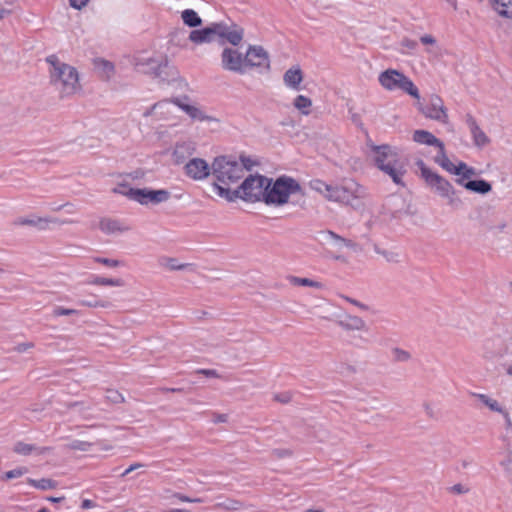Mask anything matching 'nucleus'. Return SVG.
I'll list each match as a JSON object with an SVG mask.
<instances>
[{
	"label": "nucleus",
	"mask_w": 512,
	"mask_h": 512,
	"mask_svg": "<svg viewBox=\"0 0 512 512\" xmlns=\"http://www.w3.org/2000/svg\"><path fill=\"white\" fill-rule=\"evenodd\" d=\"M49 64L50 83L62 98L76 94L81 89L78 71L59 60L56 55L46 58Z\"/></svg>",
	"instance_id": "f257e3e1"
},
{
	"label": "nucleus",
	"mask_w": 512,
	"mask_h": 512,
	"mask_svg": "<svg viewBox=\"0 0 512 512\" xmlns=\"http://www.w3.org/2000/svg\"><path fill=\"white\" fill-rule=\"evenodd\" d=\"M271 186V179L262 175H250L235 190L223 187L216 183L214 188L218 196L229 202L241 198L246 201H264L267 188Z\"/></svg>",
	"instance_id": "f03ea898"
},
{
	"label": "nucleus",
	"mask_w": 512,
	"mask_h": 512,
	"mask_svg": "<svg viewBox=\"0 0 512 512\" xmlns=\"http://www.w3.org/2000/svg\"><path fill=\"white\" fill-rule=\"evenodd\" d=\"M370 149L375 166L388 175L395 184L404 185L402 178L406 169L396 149L389 145H372Z\"/></svg>",
	"instance_id": "7ed1b4c3"
},
{
	"label": "nucleus",
	"mask_w": 512,
	"mask_h": 512,
	"mask_svg": "<svg viewBox=\"0 0 512 512\" xmlns=\"http://www.w3.org/2000/svg\"><path fill=\"white\" fill-rule=\"evenodd\" d=\"M252 164L248 157H241V161H237L229 156H219L212 163V175L220 183V186L228 188L229 185L242 179L245 170H249Z\"/></svg>",
	"instance_id": "20e7f679"
},
{
	"label": "nucleus",
	"mask_w": 512,
	"mask_h": 512,
	"mask_svg": "<svg viewBox=\"0 0 512 512\" xmlns=\"http://www.w3.org/2000/svg\"><path fill=\"white\" fill-rule=\"evenodd\" d=\"M421 177L426 185L438 196L447 200V204L452 208H459L462 204L453 185L443 176L428 168L422 160L417 162Z\"/></svg>",
	"instance_id": "39448f33"
},
{
	"label": "nucleus",
	"mask_w": 512,
	"mask_h": 512,
	"mask_svg": "<svg viewBox=\"0 0 512 512\" xmlns=\"http://www.w3.org/2000/svg\"><path fill=\"white\" fill-rule=\"evenodd\" d=\"M301 191L299 183L287 176H281L267 188L264 202L268 205L281 206L288 202L289 197Z\"/></svg>",
	"instance_id": "423d86ee"
},
{
	"label": "nucleus",
	"mask_w": 512,
	"mask_h": 512,
	"mask_svg": "<svg viewBox=\"0 0 512 512\" xmlns=\"http://www.w3.org/2000/svg\"><path fill=\"white\" fill-rule=\"evenodd\" d=\"M113 192L123 195L141 205L160 204L168 201L171 196L170 192L165 189L152 190L148 188H132L123 183L113 188Z\"/></svg>",
	"instance_id": "0eeeda50"
},
{
	"label": "nucleus",
	"mask_w": 512,
	"mask_h": 512,
	"mask_svg": "<svg viewBox=\"0 0 512 512\" xmlns=\"http://www.w3.org/2000/svg\"><path fill=\"white\" fill-rule=\"evenodd\" d=\"M378 80L388 91L401 90L417 100L420 99L419 90L413 81L398 70L387 69L379 74Z\"/></svg>",
	"instance_id": "6e6552de"
},
{
	"label": "nucleus",
	"mask_w": 512,
	"mask_h": 512,
	"mask_svg": "<svg viewBox=\"0 0 512 512\" xmlns=\"http://www.w3.org/2000/svg\"><path fill=\"white\" fill-rule=\"evenodd\" d=\"M365 196V189L352 179L343 181L340 185H334L332 194L328 200L347 205H353L355 201Z\"/></svg>",
	"instance_id": "1a4fd4ad"
},
{
	"label": "nucleus",
	"mask_w": 512,
	"mask_h": 512,
	"mask_svg": "<svg viewBox=\"0 0 512 512\" xmlns=\"http://www.w3.org/2000/svg\"><path fill=\"white\" fill-rule=\"evenodd\" d=\"M419 110L426 118L442 124L448 123L447 109L442 98L436 94H433L429 97L427 105H419Z\"/></svg>",
	"instance_id": "9d476101"
},
{
	"label": "nucleus",
	"mask_w": 512,
	"mask_h": 512,
	"mask_svg": "<svg viewBox=\"0 0 512 512\" xmlns=\"http://www.w3.org/2000/svg\"><path fill=\"white\" fill-rule=\"evenodd\" d=\"M445 171L450 174L456 175V184L464 186L473 176L476 175L475 168L468 166L465 162L459 161L454 164L448 157L442 156V163L440 165Z\"/></svg>",
	"instance_id": "9b49d317"
},
{
	"label": "nucleus",
	"mask_w": 512,
	"mask_h": 512,
	"mask_svg": "<svg viewBox=\"0 0 512 512\" xmlns=\"http://www.w3.org/2000/svg\"><path fill=\"white\" fill-rule=\"evenodd\" d=\"M134 68L143 74L158 77L161 75L162 67L166 65V61L161 58L149 57L139 54L133 59Z\"/></svg>",
	"instance_id": "f8f14e48"
},
{
	"label": "nucleus",
	"mask_w": 512,
	"mask_h": 512,
	"mask_svg": "<svg viewBox=\"0 0 512 512\" xmlns=\"http://www.w3.org/2000/svg\"><path fill=\"white\" fill-rule=\"evenodd\" d=\"M412 139L414 142L421 144V145H427V146H433L437 148V154L434 157V161L440 166L442 163V156L447 157L445 152V146L444 143L435 137L431 132L427 130H415L413 132Z\"/></svg>",
	"instance_id": "ddd939ff"
},
{
	"label": "nucleus",
	"mask_w": 512,
	"mask_h": 512,
	"mask_svg": "<svg viewBox=\"0 0 512 512\" xmlns=\"http://www.w3.org/2000/svg\"><path fill=\"white\" fill-rule=\"evenodd\" d=\"M221 64L224 70L244 73L245 58L237 50L225 48L221 54Z\"/></svg>",
	"instance_id": "4468645a"
},
{
	"label": "nucleus",
	"mask_w": 512,
	"mask_h": 512,
	"mask_svg": "<svg viewBox=\"0 0 512 512\" xmlns=\"http://www.w3.org/2000/svg\"><path fill=\"white\" fill-rule=\"evenodd\" d=\"M173 103L193 121L203 122L211 120L198 105L190 103L188 97L175 98Z\"/></svg>",
	"instance_id": "2eb2a0df"
},
{
	"label": "nucleus",
	"mask_w": 512,
	"mask_h": 512,
	"mask_svg": "<svg viewBox=\"0 0 512 512\" xmlns=\"http://www.w3.org/2000/svg\"><path fill=\"white\" fill-rule=\"evenodd\" d=\"M245 66L269 67V57L261 46H250L246 52Z\"/></svg>",
	"instance_id": "dca6fc26"
},
{
	"label": "nucleus",
	"mask_w": 512,
	"mask_h": 512,
	"mask_svg": "<svg viewBox=\"0 0 512 512\" xmlns=\"http://www.w3.org/2000/svg\"><path fill=\"white\" fill-rule=\"evenodd\" d=\"M186 174L194 180H203L210 174L208 163L201 158H193L185 165Z\"/></svg>",
	"instance_id": "f3484780"
},
{
	"label": "nucleus",
	"mask_w": 512,
	"mask_h": 512,
	"mask_svg": "<svg viewBox=\"0 0 512 512\" xmlns=\"http://www.w3.org/2000/svg\"><path fill=\"white\" fill-rule=\"evenodd\" d=\"M221 23H212L203 29L192 30L189 34V40L195 44L209 43L213 36L221 33Z\"/></svg>",
	"instance_id": "a211bd4d"
},
{
	"label": "nucleus",
	"mask_w": 512,
	"mask_h": 512,
	"mask_svg": "<svg viewBox=\"0 0 512 512\" xmlns=\"http://www.w3.org/2000/svg\"><path fill=\"white\" fill-rule=\"evenodd\" d=\"M466 124L469 127L470 133L473 137V142L477 147L482 148L489 143V138L478 126L475 118L472 115L468 114L466 116Z\"/></svg>",
	"instance_id": "6ab92c4d"
},
{
	"label": "nucleus",
	"mask_w": 512,
	"mask_h": 512,
	"mask_svg": "<svg viewBox=\"0 0 512 512\" xmlns=\"http://www.w3.org/2000/svg\"><path fill=\"white\" fill-rule=\"evenodd\" d=\"M338 325L347 331H367L366 322L359 316L346 314L338 320Z\"/></svg>",
	"instance_id": "aec40b11"
},
{
	"label": "nucleus",
	"mask_w": 512,
	"mask_h": 512,
	"mask_svg": "<svg viewBox=\"0 0 512 512\" xmlns=\"http://www.w3.org/2000/svg\"><path fill=\"white\" fill-rule=\"evenodd\" d=\"M284 84L295 91H299L301 89L300 85L303 81V73L301 69L296 67L289 68L283 75Z\"/></svg>",
	"instance_id": "412c9836"
},
{
	"label": "nucleus",
	"mask_w": 512,
	"mask_h": 512,
	"mask_svg": "<svg viewBox=\"0 0 512 512\" xmlns=\"http://www.w3.org/2000/svg\"><path fill=\"white\" fill-rule=\"evenodd\" d=\"M473 397L478 399L483 405L488 407L491 411L502 414L505 417L507 423L510 424L509 413L501 406V404L496 399H493L490 396L482 393H473Z\"/></svg>",
	"instance_id": "4be33fe9"
},
{
	"label": "nucleus",
	"mask_w": 512,
	"mask_h": 512,
	"mask_svg": "<svg viewBox=\"0 0 512 512\" xmlns=\"http://www.w3.org/2000/svg\"><path fill=\"white\" fill-rule=\"evenodd\" d=\"M99 228L106 234L121 233L128 230V227L124 226L120 221L111 218L101 219L99 222Z\"/></svg>",
	"instance_id": "5701e85b"
},
{
	"label": "nucleus",
	"mask_w": 512,
	"mask_h": 512,
	"mask_svg": "<svg viewBox=\"0 0 512 512\" xmlns=\"http://www.w3.org/2000/svg\"><path fill=\"white\" fill-rule=\"evenodd\" d=\"M13 450L17 454L28 456V455H31V454H36V455L45 454L49 450V448H47V447H38L36 445L20 441V442H17L14 445Z\"/></svg>",
	"instance_id": "b1692460"
},
{
	"label": "nucleus",
	"mask_w": 512,
	"mask_h": 512,
	"mask_svg": "<svg viewBox=\"0 0 512 512\" xmlns=\"http://www.w3.org/2000/svg\"><path fill=\"white\" fill-rule=\"evenodd\" d=\"M463 187L468 191L481 195L488 194L492 190V185L484 179L469 180Z\"/></svg>",
	"instance_id": "393cba45"
},
{
	"label": "nucleus",
	"mask_w": 512,
	"mask_h": 512,
	"mask_svg": "<svg viewBox=\"0 0 512 512\" xmlns=\"http://www.w3.org/2000/svg\"><path fill=\"white\" fill-rule=\"evenodd\" d=\"M221 33H217L218 36L225 38L230 44L237 46L243 39V30L234 29L229 30L227 26L221 23Z\"/></svg>",
	"instance_id": "a878e982"
},
{
	"label": "nucleus",
	"mask_w": 512,
	"mask_h": 512,
	"mask_svg": "<svg viewBox=\"0 0 512 512\" xmlns=\"http://www.w3.org/2000/svg\"><path fill=\"white\" fill-rule=\"evenodd\" d=\"M87 284L96 286L122 287L124 286V281L121 278H106L98 275H92L87 281Z\"/></svg>",
	"instance_id": "bb28decb"
},
{
	"label": "nucleus",
	"mask_w": 512,
	"mask_h": 512,
	"mask_svg": "<svg viewBox=\"0 0 512 512\" xmlns=\"http://www.w3.org/2000/svg\"><path fill=\"white\" fill-rule=\"evenodd\" d=\"M194 151V145L192 142H181L177 143L173 151V156L177 163H181L186 154L191 155Z\"/></svg>",
	"instance_id": "cd10ccee"
},
{
	"label": "nucleus",
	"mask_w": 512,
	"mask_h": 512,
	"mask_svg": "<svg viewBox=\"0 0 512 512\" xmlns=\"http://www.w3.org/2000/svg\"><path fill=\"white\" fill-rule=\"evenodd\" d=\"M287 281L293 285V286H304V287H311L315 289H322L323 284L321 282L309 279V278H302L297 277L293 275L287 276Z\"/></svg>",
	"instance_id": "c85d7f7f"
},
{
	"label": "nucleus",
	"mask_w": 512,
	"mask_h": 512,
	"mask_svg": "<svg viewBox=\"0 0 512 512\" xmlns=\"http://www.w3.org/2000/svg\"><path fill=\"white\" fill-rule=\"evenodd\" d=\"M181 19L188 27H198L202 24V19L193 9H185L181 12Z\"/></svg>",
	"instance_id": "c756f323"
},
{
	"label": "nucleus",
	"mask_w": 512,
	"mask_h": 512,
	"mask_svg": "<svg viewBox=\"0 0 512 512\" xmlns=\"http://www.w3.org/2000/svg\"><path fill=\"white\" fill-rule=\"evenodd\" d=\"M495 11L504 17L512 18V0H491Z\"/></svg>",
	"instance_id": "7c9ffc66"
},
{
	"label": "nucleus",
	"mask_w": 512,
	"mask_h": 512,
	"mask_svg": "<svg viewBox=\"0 0 512 512\" xmlns=\"http://www.w3.org/2000/svg\"><path fill=\"white\" fill-rule=\"evenodd\" d=\"M56 220L50 219V218H43V217H31V218H21L19 220V224L21 225H27V226H34L39 229H45L49 223H56Z\"/></svg>",
	"instance_id": "2f4dec72"
},
{
	"label": "nucleus",
	"mask_w": 512,
	"mask_h": 512,
	"mask_svg": "<svg viewBox=\"0 0 512 512\" xmlns=\"http://www.w3.org/2000/svg\"><path fill=\"white\" fill-rule=\"evenodd\" d=\"M293 105L302 115L308 116L311 113L312 100L304 95H298Z\"/></svg>",
	"instance_id": "473e14b6"
},
{
	"label": "nucleus",
	"mask_w": 512,
	"mask_h": 512,
	"mask_svg": "<svg viewBox=\"0 0 512 512\" xmlns=\"http://www.w3.org/2000/svg\"><path fill=\"white\" fill-rule=\"evenodd\" d=\"M28 484L31 486L40 489V490H49L54 489L57 486V483L54 480L48 478H42L39 480H35L32 478L27 479Z\"/></svg>",
	"instance_id": "72a5a7b5"
},
{
	"label": "nucleus",
	"mask_w": 512,
	"mask_h": 512,
	"mask_svg": "<svg viewBox=\"0 0 512 512\" xmlns=\"http://www.w3.org/2000/svg\"><path fill=\"white\" fill-rule=\"evenodd\" d=\"M311 187L328 199L329 194H332L334 185H328L321 180H314L311 182Z\"/></svg>",
	"instance_id": "f704fd0d"
},
{
	"label": "nucleus",
	"mask_w": 512,
	"mask_h": 512,
	"mask_svg": "<svg viewBox=\"0 0 512 512\" xmlns=\"http://www.w3.org/2000/svg\"><path fill=\"white\" fill-rule=\"evenodd\" d=\"M162 265L165 266L169 270H184L191 269L193 267L192 264L189 263H178L175 258H164Z\"/></svg>",
	"instance_id": "c9c22d12"
},
{
	"label": "nucleus",
	"mask_w": 512,
	"mask_h": 512,
	"mask_svg": "<svg viewBox=\"0 0 512 512\" xmlns=\"http://www.w3.org/2000/svg\"><path fill=\"white\" fill-rule=\"evenodd\" d=\"M374 251L383 256L385 258V260L389 263H398L399 260H400V254L398 252H395V251H390V250H384V249H381L379 246L375 245L374 246Z\"/></svg>",
	"instance_id": "e433bc0d"
},
{
	"label": "nucleus",
	"mask_w": 512,
	"mask_h": 512,
	"mask_svg": "<svg viewBox=\"0 0 512 512\" xmlns=\"http://www.w3.org/2000/svg\"><path fill=\"white\" fill-rule=\"evenodd\" d=\"M327 236L329 237V239L333 240L336 244L344 245V246H346L348 248H352V249L355 248V246H356L355 242H353L352 240L345 239L333 231H328Z\"/></svg>",
	"instance_id": "4c0bfd02"
},
{
	"label": "nucleus",
	"mask_w": 512,
	"mask_h": 512,
	"mask_svg": "<svg viewBox=\"0 0 512 512\" xmlns=\"http://www.w3.org/2000/svg\"><path fill=\"white\" fill-rule=\"evenodd\" d=\"M166 108L167 110H169L170 108V101L168 100H163V101H160L158 103H155L153 106H151L150 108H148L144 113H143V116L144 117H149L151 115H154V114H157V111L160 110V109H164Z\"/></svg>",
	"instance_id": "58836bf2"
},
{
	"label": "nucleus",
	"mask_w": 512,
	"mask_h": 512,
	"mask_svg": "<svg viewBox=\"0 0 512 512\" xmlns=\"http://www.w3.org/2000/svg\"><path fill=\"white\" fill-rule=\"evenodd\" d=\"M391 352H392L393 359L395 361L407 362L411 359V354L404 349L396 347V348H393Z\"/></svg>",
	"instance_id": "ea45409f"
},
{
	"label": "nucleus",
	"mask_w": 512,
	"mask_h": 512,
	"mask_svg": "<svg viewBox=\"0 0 512 512\" xmlns=\"http://www.w3.org/2000/svg\"><path fill=\"white\" fill-rule=\"evenodd\" d=\"M28 472V469L26 467H17L16 469L7 471L4 473V475L1 477L3 480H11L14 478H19L26 474Z\"/></svg>",
	"instance_id": "a19ab883"
},
{
	"label": "nucleus",
	"mask_w": 512,
	"mask_h": 512,
	"mask_svg": "<svg viewBox=\"0 0 512 512\" xmlns=\"http://www.w3.org/2000/svg\"><path fill=\"white\" fill-rule=\"evenodd\" d=\"M79 304L82 306H85V307H89V308H98V307L107 308V307H109V302L104 301V300H98V299L89 300V301L81 300V301H79Z\"/></svg>",
	"instance_id": "79ce46f5"
},
{
	"label": "nucleus",
	"mask_w": 512,
	"mask_h": 512,
	"mask_svg": "<svg viewBox=\"0 0 512 512\" xmlns=\"http://www.w3.org/2000/svg\"><path fill=\"white\" fill-rule=\"evenodd\" d=\"M105 398L107 401L111 403H122L124 401V397L117 390L109 389L106 391Z\"/></svg>",
	"instance_id": "37998d69"
},
{
	"label": "nucleus",
	"mask_w": 512,
	"mask_h": 512,
	"mask_svg": "<svg viewBox=\"0 0 512 512\" xmlns=\"http://www.w3.org/2000/svg\"><path fill=\"white\" fill-rule=\"evenodd\" d=\"M94 261L111 268L118 267L122 264V262L119 260L104 257H95Z\"/></svg>",
	"instance_id": "c03bdc74"
},
{
	"label": "nucleus",
	"mask_w": 512,
	"mask_h": 512,
	"mask_svg": "<svg viewBox=\"0 0 512 512\" xmlns=\"http://www.w3.org/2000/svg\"><path fill=\"white\" fill-rule=\"evenodd\" d=\"M79 312L75 309H69V308H64V307H60V306H57L54 308L53 310V315L55 317H59V316H68V315H75V314H78Z\"/></svg>",
	"instance_id": "a18cd8bd"
},
{
	"label": "nucleus",
	"mask_w": 512,
	"mask_h": 512,
	"mask_svg": "<svg viewBox=\"0 0 512 512\" xmlns=\"http://www.w3.org/2000/svg\"><path fill=\"white\" fill-rule=\"evenodd\" d=\"M401 46L407 49L408 51H414L417 48L418 43L412 39H403L401 42Z\"/></svg>",
	"instance_id": "49530a36"
},
{
	"label": "nucleus",
	"mask_w": 512,
	"mask_h": 512,
	"mask_svg": "<svg viewBox=\"0 0 512 512\" xmlns=\"http://www.w3.org/2000/svg\"><path fill=\"white\" fill-rule=\"evenodd\" d=\"M343 299H344L345 301H347V302H349V303H351V304L355 305L356 307L360 308L361 310L366 311V310H368V309H369V307H368L366 304H364V303H362V302H359L358 300H355V299L350 298V297H348V296H343Z\"/></svg>",
	"instance_id": "de8ad7c7"
},
{
	"label": "nucleus",
	"mask_w": 512,
	"mask_h": 512,
	"mask_svg": "<svg viewBox=\"0 0 512 512\" xmlns=\"http://www.w3.org/2000/svg\"><path fill=\"white\" fill-rule=\"evenodd\" d=\"M34 347V344L32 342H25V343H20L18 344L14 350L19 352V353H23V352H26L27 350L31 349Z\"/></svg>",
	"instance_id": "09e8293b"
},
{
	"label": "nucleus",
	"mask_w": 512,
	"mask_h": 512,
	"mask_svg": "<svg viewBox=\"0 0 512 512\" xmlns=\"http://www.w3.org/2000/svg\"><path fill=\"white\" fill-rule=\"evenodd\" d=\"M89 0H69L70 5L75 9H82L87 5Z\"/></svg>",
	"instance_id": "8fccbe9b"
},
{
	"label": "nucleus",
	"mask_w": 512,
	"mask_h": 512,
	"mask_svg": "<svg viewBox=\"0 0 512 512\" xmlns=\"http://www.w3.org/2000/svg\"><path fill=\"white\" fill-rule=\"evenodd\" d=\"M420 41L424 45H434L436 43V39L429 34L421 36Z\"/></svg>",
	"instance_id": "3c124183"
},
{
	"label": "nucleus",
	"mask_w": 512,
	"mask_h": 512,
	"mask_svg": "<svg viewBox=\"0 0 512 512\" xmlns=\"http://www.w3.org/2000/svg\"><path fill=\"white\" fill-rule=\"evenodd\" d=\"M172 104H174V103H173V101H172V102H170V108H169V110H167L166 108H164V109H160V110H158V111H157V114H158L162 119H168V118H169V115L172 113V108H173Z\"/></svg>",
	"instance_id": "603ef678"
},
{
	"label": "nucleus",
	"mask_w": 512,
	"mask_h": 512,
	"mask_svg": "<svg viewBox=\"0 0 512 512\" xmlns=\"http://www.w3.org/2000/svg\"><path fill=\"white\" fill-rule=\"evenodd\" d=\"M142 466H143V464H141V463H134V464L130 465V466H129V467H128V468H127V469H126L122 474H121V476H122V477H125L126 475H128V474H129V473H131L132 471H134V470H136V469H138V468H140V467H142Z\"/></svg>",
	"instance_id": "864d4df0"
},
{
	"label": "nucleus",
	"mask_w": 512,
	"mask_h": 512,
	"mask_svg": "<svg viewBox=\"0 0 512 512\" xmlns=\"http://www.w3.org/2000/svg\"><path fill=\"white\" fill-rule=\"evenodd\" d=\"M198 372L207 377H218L217 371L213 369H201Z\"/></svg>",
	"instance_id": "5fc2aeb1"
},
{
	"label": "nucleus",
	"mask_w": 512,
	"mask_h": 512,
	"mask_svg": "<svg viewBox=\"0 0 512 512\" xmlns=\"http://www.w3.org/2000/svg\"><path fill=\"white\" fill-rule=\"evenodd\" d=\"M81 507L83 509H90V508L95 507V503L92 500H90V499H84L82 501Z\"/></svg>",
	"instance_id": "6e6d98bb"
},
{
	"label": "nucleus",
	"mask_w": 512,
	"mask_h": 512,
	"mask_svg": "<svg viewBox=\"0 0 512 512\" xmlns=\"http://www.w3.org/2000/svg\"><path fill=\"white\" fill-rule=\"evenodd\" d=\"M452 490L456 493H465L467 490L461 485V484H456L452 487Z\"/></svg>",
	"instance_id": "4d7b16f0"
},
{
	"label": "nucleus",
	"mask_w": 512,
	"mask_h": 512,
	"mask_svg": "<svg viewBox=\"0 0 512 512\" xmlns=\"http://www.w3.org/2000/svg\"><path fill=\"white\" fill-rule=\"evenodd\" d=\"M174 497L177 498L178 500L182 501V502H189L190 501V497L185 496V495L180 494V493H175Z\"/></svg>",
	"instance_id": "13d9d810"
},
{
	"label": "nucleus",
	"mask_w": 512,
	"mask_h": 512,
	"mask_svg": "<svg viewBox=\"0 0 512 512\" xmlns=\"http://www.w3.org/2000/svg\"><path fill=\"white\" fill-rule=\"evenodd\" d=\"M11 14V11L6 8H0V19H4Z\"/></svg>",
	"instance_id": "bf43d9fd"
},
{
	"label": "nucleus",
	"mask_w": 512,
	"mask_h": 512,
	"mask_svg": "<svg viewBox=\"0 0 512 512\" xmlns=\"http://www.w3.org/2000/svg\"><path fill=\"white\" fill-rule=\"evenodd\" d=\"M46 499L52 503H60L65 499V497H47Z\"/></svg>",
	"instance_id": "052dcab7"
},
{
	"label": "nucleus",
	"mask_w": 512,
	"mask_h": 512,
	"mask_svg": "<svg viewBox=\"0 0 512 512\" xmlns=\"http://www.w3.org/2000/svg\"><path fill=\"white\" fill-rule=\"evenodd\" d=\"M84 445H85V443H83V442H76V443H74V444L72 445V447H73L74 449L85 450Z\"/></svg>",
	"instance_id": "680f3d73"
},
{
	"label": "nucleus",
	"mask_w": 512,
	"mask_h": 512,
	"mask_svg": "<svg viewBox=\"0 0 512 512\" xmlns=\"http://www.w3.org/2000/svg\"><path fill=\"white\" fill-rule=\"evenodd\" d=\"M226 415L225 414H219L216 419H215V422H225L226 421Z\"/></svg>",
	"instance_id": "e2e57ef3"
},
{
	"label": "nucleus",
	"mask_w": 512,
	"mask_h": 512,
	"mask_svg": "<svg viewBox=\"0 0 512 512\" xmlns=\"http://www.w3.org/2000/svg\"><path fill=\"white\" fill-rule=\"evenodd\" d=\"M447 3H449L454 9L457 8V0H445Z\"/></svg>",
	"instance_id": "0e129e2a"
},
{
	"label": "nucleus",
	"mask_w": 512,
	"mask_h": 512,
	"mask_svg": "<svg viewBox=\"0 0 512 512\" xmlns=\"http://www.w3.org/2000/svg\"><path fill=\"white\" fill-rule=\"evenodd\" d=\"M203 502L201 498H190L188 503H201Z\"/></svg>",
	"instance_id": "69168bd1"
},
{
	"label": "nucleus",
	"mask_w": 512,
	"mask_h": 512,
	"mask_svg": "<svg viewBox=\"0 0 512 512\" xmlns=\"http://www.w3.org/2000/svg\"><path fill=\"white\" fill-rule=\"evenodd\" d=\"M168 512H190V511L186 510V509H171Z\"/></svg>",
	"instance_id": "338daca9"
},
{
	"label": "nucleus",
	"mask_w": 512,
	"mask_h": 512,
	"mask_svg": "<svg viewBox=\"0 0 512 512\" xmlns=\"http://www.w3.org/2000/svg\"><path fill=\"white\" fill-rule=\"evenodd\" d=\"M506 373L510 376H512V363L508 366Z\"/></svg>",
	"instance_id": "774afa93"
}]
</instances>
